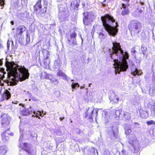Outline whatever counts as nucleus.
<instances>
[{
    "label": "nucleus",
    "mask_w": 155,
    "mask_h": 155,
    "mask_svg": "<svg viewBox=\"0 0 155 155\" xmlns=\"http://www.w3.org/2000/svg\"><path fill=\"white\" fill-rule=\"evenodd\" d=\"M129 13V12L128 9H125L121 12V14L122 15L124 16L128 14Z\"/></svg>",
    "instance_id": "nucleus-28"
},
{
    "label": "nucleus",
    "mask_w": 155,
    "mask_h": 155,
    "mask_svg": "<svg viewBox=\"0 0 155 155\" xmlns=\"http://www.w3.org/2000/svg\"><path fill=\"white\" fill-rule=\"evenodd\" d=\"M3 8V7H2L1 8H2H2Z\"/></svg>",
    "instance_id": "nucleus-63"
},
{
    "label": "nucleus",
    "mask_w": 155,
    "mask_h": 155,
    "mask_svg": "<svg viewBox=\"0 0 155 155\" xmlns=\"http://www.w3.org/2000/svg\"><path fill=\"white\" fill-rule=\"evenodd\" d=\"M35 25L31 24L29 27V29L31 32H34L35 30Z\"/></svg>",
    "instance_id": "nucleus-27"
},
{
    "label": "nucleus",
    "mask_w": 155,
    "mask_h": 155,
    "mask_svg": "<svg viewBox=\"0 0 155 155\" xmlns=\"http://www.w3.org/2000/svg\"><path fill=\"white\" fill-rule=\"evenodd\" d=\"M122 7H123L124 8H125V9H126V5H125L124 4H122Z\"/></svg>",
    "instance_id": "nucleus-44"
},
{
    "label": "nucleus",
    "mask_w": 155,
    "mask_h": 155,
    "mask_svg": "<svg viewBox=\"0 0 155 155\" xmlns=\"http://www.w3.org/2000/svg\"><path fill=\"white\" fill-rule=\"evenodd\" d=\"M74 81V80H71V81Z\"/></svg>",
    "instance_id": "nucleus-59"
},
{
    "label": "nucleus",
    "mask_w": 155,
    "mask_h": 155,
    "mask_svg": "<svg viewBox=\"0 0 155 155\" xmlns=\"http://www.w3.org/2000/svg\"><path fill=\"white\" fill-rule=\"evenodd\" d=\"M68 17V15H67L66 14L63 12L62 13V15L60 16L59 18L61 21H64L66 20Z\"/></svg>",
    "instance_id": "nucleus-22"
},
{
    "label": "nucleus",
    "mask_w": 155,
    "mask_h": 155,
    "mask_svg": "<svg viewBox=\"0 0 155 155\" xmlns=\"http://www.w3.org/2000/svg\"><path fill=\"white\" fill-rule=\"evenodd\" d=\"M83 15L85 16L84 18L83 19V22L86 25H87L88 23L92 21L95 17L94 14L93 12L84 13Z\"/></svg>",
    "instance_id": "nucleus-7"
},
{
    "label": "nucleus",
    "mask_w": 155,
    "mask_h": 155,
    "mask_svg": "<svg viewBox=\"0 0 155 155\" xmlns=\"http://www.w3.org/2000/svg\"><path fill=\"white\" fill-rule=\"evenodd\" d=\"M103 118H104L105 123H107L108 122L110 118L108 115V113L107 111L104 110L102 113Z\"/></svg>",
    "instance_id": "nucleus-11"
},
{
    "label": "nucleus",
    "mask_w": 155,
    "mask_h": 155,
    "mask_svg": "<svg viewBox=\"0 0 155 155\" xmlns=\"http://www.w3.org/2000/svg\"><path fill=\"white\" fill-rule=\"evenodd\" d=\"M112 97H113V98L112 97H110V101H113L114 102L117 103L119 101V98L117 95L114 94L112 95Z\"/></svg>",
    "instance_id": "nucleus-20"
},
{
    "label": "nucleus",
    "mask_w": 155,
    "mask_h": 155,
    "mask_svg": "<svg viewBox=\"0 0 155 155\" xmlns=\"http://www.w3.org/2000/svg\"><path fill=\"white\" fill-rule=\"evenodd\" d=\"M3 96L4 100H8L10 98L11 94L8 91L6 90L4 92Z\"/></svg>",
    "instance_id": "nucleus-17"
},
{
    "label": "nucleus",
    "mask_w": 155,
    "mask_h": 155,
    "mask_svg": "<svg viewBox=\"0 0 155 155\" xmlns=\"http://www.w3.org/2000/svg\"><path fill=\"white\" fill-rule=\"evenodd\" d=\"M8 151V149L6 146L2 145L0 146V155H5Z\"/></svg>",
    "instance_id": "nucleus-13"
},
{
    "label": "nucleus",
    "mask_w": 155,
    "mask_h": 155,
    "mask_svg": "<svg viewBox=\"0 0 155 155\" xmlns=\"http://www.w3.org/2000/svg\"><path fill=\"white\" fill-rule=\"evenodd\" d=\"M71 86L72 88L74 89L76 87H79L80 85L78 83H74V82H73Z\"/></svg>",
    "instance_id": "nucleus-29"
},
{
    "label": "nucleus",
    "mask_w": 155,
    "mask_h": 155,
    "mask_svg": "<svg viewBox=\"0 0 155 155\" xmlns=\"http://www.w3.org/2000/svg\"><path fill=\"white\" fill-rule=\"evenodd\" d=\"M46 53H47V56L46 57V58L47 59H48V58L49 55L50 54V52L48 51H46Z\"/></svg>",
    "instance_id": "nucleus-39"
},
{
    "label": "nucleus",
    "mask_w": 155,
    "mask_h": 155,
    "mask_svg": "<svg viewBox=\"0 0 155 155\" xmlns=\"http://www.w3.org/2000/svg\"><path fill=\"white\" fill-rule=\"evenodd\" d=\"M48 4L47 1L38 0L34 6V10L37 14L42 15L46 12Z\"/></svg>",
    "instance_id": "nucleus-4"
},
{
    "label": "nucleus",
    "mask_w": 155,
    "mask_h": 155,
    "mask_svg": "<svg viewBox=\"0 0 155 155\" xmlns=\"http://www.w3.org/2000/svg\"><path fill=\"white\" fill-rule=\"evenodd\" d=\"M49 79H50L51 80H52L51 78H49Z\"/></svg>",
    "instance_id": "nucleus-57"
},
{
    "label": "nucleus",
    "mask_w": 155,
    "mask_h": 155,
    "mask_svg": "<svg viewBox=\"0 0 155 155\" xmlns=\"http://www.w3.org/2000/svg\"><path fill=\"white\" fill-rule=\"evenodd\" d=\"M22 107H24V105H22Z\"/></svg>",
    "instance_id": "nucleus-55"
},
{
    "label": "nucleus",
    "mask_w": 155,
    "mask_h": 155,
    "mask_svg": "<svg viewBox=\"0 0 155 155\" xmlns=\"http://www.w3.org/2000/svg\"><path fill=\"white\" fill-rule=\"evenodd\" d=\"M24 26H19L16 29V33L17 35L21 34L23 32Z\"/></svg>",
    "instance_id": "nucleus-23"
},
{
    "label": "nucleus",
    "mask_w": 155,
    "mask_h": 155,
    "mask_svg": "<svg viewBox=\"0 0 155 155\" xmlns=\"http://www.w3.org/2000/svg\"><path fill=\"white\" fill-rule=\"evenodd\" d=\"M134 124L135 125V126L136 127H139V126H140V124L137 123L135 122L134 123Z\"/></svg>",
    "instance_id": "nucleus-40"
},
{
    "label": "nucleus",
    "mask_w": 155,
    "mask_h": 155,
    "mask_svg": "<svg viewBox=\"0 0 155 155\" xmlns=\"http://www.w3.org/2000/svg\"><path fill=\"white\" fill-rule=\"evenodd\" d=\"M151 111V116L155 118V107Z\"/></svg>",
    "instance_id": "nucleus-31"
},
{
    "label": "nucleus",
    "mask_w": 155,
    "mask_h": 155,
    "mask_svg": "<svg viewBox=\"0 0 155 155\" xmlns=\"http://www.w3.org/2000/svg\"><path fill=\"white\" fill-rule=\"evenodd\" d=\"M124 116L126 120H129L130 118V115L129 113L125 112L124 114Z\"/></svg>",
    "instance_id": "nucleus-24"
},
{
    "label": "nucleus",
    "mask_w": 155,
    "mask_h": 155,
    "mask_svg": "<svg viewBox=\"0 0 155 155\" xmlns=\"http://www.w3.org/2000/svg\"><path fill=\"white\" fill-rule=\"evenodd\" d=\"M18 103V102L16 101H15L14 102H12L13 103H14V104H17Z\"/></svg>",
    "instance_id": "nucleus-51"
},
{
    "label": "nucleus",
    "mask_w": 155,
    "mask_h": 155,
    "mask_svg": "<svg viewBox=\"0 0 155 155\" xmlns=\"http://www.w3.org/2000/svg\"><path fill=\"white\" fill-rule=\"evenodd\" d=\"M5 65L8 74L10 76L9 83L10 85H15L18 81H23L28 78V70L24 66H18L14 62H7Z\"/></svg>",
    "instance_id": "nucleus-2"
},
{
    "label": "nucleus",
    "mask_w": 155,
    "mask_h": 155,
    "mask_svg": "<svg viewBox=\"0 0 155 155\" xmlns=\"http://www.w3.org/2000/svg\"><path fill=\"white\" fill-rule=\"evenodd\" d=\"M5 3L4 0H0V5L3 7Z\"/></svg>",
    "instance_id": "nucleus-34"
},
{
    "label": "nucleus",
    "mask_w": 155,
    "mask_h": 155,
    "mask_svg": "<svg viewBox=\"0 0 155 155\" xmlns=\"http://www.w3.org/2000/svg\"><path fill=\"white\" fill-rule=\"evenodd\" d=\"M140 4L141 5H143V4H144V3H143V2H140Z\"/></svg>",
    "instance_id": "nucleus-53"
},
{
    "label": "nucleus",
    "mask_w": 155,
    "mask_h": 155,
    "mask_svg": "<svg viewBox=\"0 0 155 155\" xmlns=\"http://www.w3.org/2000/svg\"><path fill=\"white\" fill-rule=\"evenodd\" d=\"M94 111V110H92L91 112V115L93 114Z\"/></svg>",
    "instance_id": "nucleus-50"
},
{
    "label": "nucleus",
    "mask_w": 155,
    "mask_h": 155,
    "mask_svg": "<svg viewBox=\"0 0 155 155\" xmlns=\"http://www.w3.org/2000/svg\"><path fill=\"white\" fill-rule=\"evenodd\" d=\"M131 73L134 75H135L137 74L138 75H140L142 73L141 71L140 70H138L136 68L132 69L131 71Z\"/></svg>",
    "instance_id": "nucleus-18"
},
{
    "label": "nucleus",
    "mask_w": 155,
    "mask_h": 155,
    "mask_svg": "<svg viewBox=\"0 0 155 155\" xmlns=\"http://www.w3.org/2000/svg\"><path fill=\"white\" fill-rule=\"evenodd\" d=\"M149 94L151 96H155V85L150 87L149 90Z\"/></svg>",
    "instance_id": "nucleus-21"
},
{
    "label": "nucleus",
    "mask_w": 155,
    "mask_h": 155,
    "mask_svg": "<svg viewBox=\"0 0 155 155\" xmlns=\"http://www.w3.org/2000/svg\"><path fill=\"white\" fill-rule=\"evenodd\" d=\"M137 10L138 12L140 13H142L143 12V10L141 9H140L139 8H138L137 9Z\"/></svg>",
    "instance_id": "nucleus-42"
},
{
    "label": "nucleus",
    "mask_w": 155,
    "mask_h": 155,
    "mask_svg": "<svg viewBox=\"0 0 155 155\" xmlns=\"http://www.w3.org/2000/svg\"><path fill=\"white\" fill-rule=\"evenodd\" d=\"M58 75L62 77L63 79L67 80L68 77L67 75L61 71H59L57 74Z\"/></svg>",
    "instance_id": "nucleus-19"
},
{
    "label": "nucleus",
    "mask_w": 155,
    "mask_h": 155,
    "mask_svg": "<svg viewBox=\"0 0 155 155\" xmlns=\"http://www.w3.org/2000/svg\"><path fill=\"white\" fill-rule=\"evenodd\" d=\"M91 152H93L94 153V155H98V153L97 150L94 148H92L91 149Z\"/></svg>",
    "instance_id": "nucleus-26"
},
{
    "label": "nucleus",
    "mask_w": 155,
    "mask_h": 155,
    "mask_svg": "<svg viewBox=\"0 0 155 155\" xmlns=\"http://www.w3.org/2000/svg\"><path fill=\"white\" fill-rule=\"evenodd\" d=\"M148 107L149 108H153L155 107L154 101L152 99H150L146 102Z\"/></svg>",
    "instance_id": "nucleus-15"
},
{
    "label": "nucleus",
    "mask_w": 155,
    "mask_h": 155,
    "mask_svg": "<svg viewBox=\"0 0 155 155\" xmlns=\"http://www.w3.org/2000/svg\"><path fill=\"white\" fill-rule=\"evenodd\" d=\"M11 135H13V134L12 133L11 134Z\"/></svg>",
    "instance_id": "nucleus-61"
},
{
    "label": "nucleus",
    "mask_w": 155,
    "mask_h": 155,
    "mask_svg": "<svg viewBox=\"0 0 155 155\" xmlns=\"http://www.w3.org/2000/svg\"><path fill=\"white\" fill-rule=\"evenodd\" d=\"M76 35L77 34H76V33L74 32L71 34V36L72 38H74L76 36Z\"/></svg>",
    "instance_id": "nucleus-33"
},
{
    "label": "nucleus",
    "mask_w": 155,
    "mask_h": 155,
    "mask_svg": "<svg viewBox=\"0 0 155 155\" xmlns=\"http://www.w3.org/2000/svg\"><path fill=\"white\" fill-rule=\"evenodd\" d=\"M141 24L137 20L130 21L128 26L129 29L131 33L137 34L140 31Z\"/></svg>",
    "instance_id": "nucleus-5"
},
{
    "label": "nucleus",
    "mask_w": 155,
    "mask_h": 155,
    "mask_svg": "<svg viewBox=\"0 0 155 155\" xmlns=\"http://www.w3.org/2000/svg\"><path fill=\"white\" fill-rule=\"evenodd\" d=\"M112 132V130H111V132Z\"/></svg>",
    "instance_id": "nucleus-64"
},
{
    "label": "nucleus",
    "mask_w": 155,
    "mask_h": 155,
    "mask_svg": "<svg viewBox=\"0 0 155 155\" xmlns=\"http://www.w3.org/2000/svg\"><path fill=\"white\" fill-rule=\"evenodd\" d=\"M64 118V117H61L60 118V120L61 121H62Z\"/></svg>",
    "instance_id": "nucleus-47"
},
{
    "label": "nucleus",
    "mask_w": 155,
    "mask_h": 155,
    "mask_svg": "<svg viewBox=\"0 0 155 155\" xmlns=\"http://www.w3.org/2000/svg\"><path fill=\"white\" fill-rule=\"evenodd\" d=\"M117 130V127H113V128H112V131L114 134V130Z\"/></svg>",
    "instance_id": "nucleus-35"
},
{
    "label": "nucleus",
    "mask_w": 155,
    "mask_h": 155,
    "mask_svg": "<svg viewBox=\"0 0 155 155\" xmlns=\"http://www.w3.org/2000/svg\"><path fill=\"white\" fill-rule=\"evenodd\" d=\"M10 23H11V25H14V21H11V22H10Z\"/></svg>",
    "instance_id": "nucleus-49"
},
{
    "label": "nucleus",
    "mask_w": 155,
    "mask_h": 155,
    "mask_svg": "<svg viewBox=\"0 0 155 155\" xmlns=\"http://www.w3.org/2000/svg\"><path fill=\"white\" fill-rule=\"evenodd\" d=\"M32 112L33 111L31 110V108L30 107V108H28V109H25L21 110L20 113L21 114L23 115L28 116L32 113Z\"/></svg>",
    "instance_id": "nucleus-12"
},
{
    "label": "nucleus",
    "mask_w": 155,
    "mask_h": 155,
    "mask_svg": "<svg viewBox=\"0 0 155 155\" xmlns=\"http://www.w3.org/2000/svg\"><path fill=\"white\" fill-rule=\"evenodd\" d=\"M20 146L22 150H20L19 154L20 155H24V152H27L28 150L30 145L29 144L21 142L20 143Z\"/></svg>",
    "instance_id": "nucleus-9"
},
{
    "label": "nucleus",
    "mask_w": 155,
    "mask_h": 155,
    "mask_svg": "<svg viewBox=\"0 0 155 155\" xmlns=\"http://www.w3.org/2000/svg\"><path fill=\"white\" fill-rule=\"evenodd\" d=\"M129 143L132 147L133 151L134 153L137 152L139 150V145L138 142L137 140L136 137L132 135L130 137L129 139Z\"/></svg>",
    "instance_id": "nucleus-6"
},
{
    "label": "nucleus",
    "mask_w": 155,
    "mask_h": 155,
    "mask_svg": "<svg viewBox=\"0 0 155 155\" xmlns=\"http://www.w3.org/2000/svg\"><path fill=\"white\" fill-rule=\"evenodd\" d=\"M23 139V136L22 135H20V138L19 139V140L20 141H21Z\"/></svg>",
    "instance_id": "nucleus-43"
},
{
    "label": "nucleus",
    "mask_w": 155,
    "mask_h": 155,
    "mask_svg": "<svg viewBox=\"0 0 155 155\" xmlns=\"http://www.w3.org/2000/svg\"><path fill=\"white\" fill-rule=\"evenodd\" d=\"M20 133L21 134H22L21 132H22V133L23 132V131L22 130H21V128L20 129Z\"/></svg>",
    "instance_id": "nucleus-52"
},
{
    "label": "nucleus",
    "mask_w": 155,
    "mask_h": 155,
    "mask_svg": "<svg viewBox=\"0 0 155 155\" xmlns=\"http://www.w3.org/2000/svg\"><path fill=\"white\" fill-rule=\"evenodd\" d=\"M103 25L108 34L110 36H115L118 31L117 27L118 26L117 22L115 23V25L114 24L111 26L110 24L111 23H114L115 20L113 17L108 15L102 16L101 17Z\"/></svg>",
    "instance_id": "nucleus-3"
},
{
    "label": "nucleus",
    "mask_w": 155,
    "mask_h": 155,
    "mask_svg": "<svg viewBox=\"0 0 155 155\" xmlns=\"http://www.w3.org/2000/svg\"><path fill=\"white\" fill-rule=\"evenodd\" d=\"M10 131L9 130H6L5 132L3 133L2 134V139L4 141H7L9 139V137L7 134L9 133Z\"/></svg>",
    "instance_id": "nucleus-16"
},
{
    "label": "nucleus",
    "mask_w": 155,
    "mask_h": 155,
    "mask_svg": "<svg viewBox=\"0 0 155 155\" xmlns=\"http://www.w3.org/2000/svg\"><path fill=\"white\" fill-rule=\"evenodd\" d=\"M136 51L135 50V48L134 47L132 49H131V52L135 54Z\"/></svg>",
    "instance_id": "nucleus-37"
},
{
    "label": "nucleus",
    "mask_w": 155,
    "mask_h": 155,
    "mask_svg": "<svg viewBox=\"0 0 155 155\" xmlns=\"http://www.w3.org/2000/svg\"><path fill=\"white\" fill-rule=\"evenodd\" d=\"M90 84H89V86H90Z\"/></svg>",
    "instance_id": "nucleus-62"
},
{
    "label": "nucleus",
    "mask_w": 155,
    "mask_h": 155,
    "mask_svg": "<svg viewBox=\"0 0 155 155\" xmlns=\"http://www.w3.org/2000/svg\"><path fill=\"white\" fill-rule=\"evenodd\" d=\"M32 117H35V116L34 115H32Z\"/></svg>",
    "instance_id": "nucleus-58"
},
{
    "label": "nucleus",
    "mask_w": 155,
    "mask_h": 155,
    "mask_svg": "<svg viewBox=\"0 0 155 155\" xmlns=\"http://www.w3.org/2000/svg\"><path fill=\"white\" fill-rule=\"evenodd\" d=\"M121 112V110H118L115 111V110L112 111L110 113V116L111 118H115L117 120H119L120 118V115Z\"/></svg>",
    "instance_id": "nucleus-10"
},
{
    "label": "nucleus",
    "mask_w": 155,
    "mask_h": 155,
    "mask_svg": "<svg viewBox=\"0 0 155 155\" xmlns=\"http://www.w3.org/2000/svg\"><path fill=\"white\" fill-rule=\"evenodd\" d=\"M49 76H50V77H52L51 75H50V74H49Z\"/></svg>",
    "instance_id": "nucleus-56"
},
{
    "label": "nucleus",
    "mask_w": 155,
    "mask_h": 155,
    "mask_svg": "<svg viewBox=\"0 0 155 155\" xmlns=\"http://www.w3.org/2000/svg\"><path fill=\"white\" fill-rule=\"evenodd\" d=\"M139 111L140 116L143 118H146L148 116L147 112L146 110H144L142 109H139Z\"/></svg>",
    "instance_id": "nucleus-14"
},
{
    "label": "nucleus",
    "mask_w": 155,
    "mask_h": 155,
    "mask_svg": "<svg viewBox=\"0 0 155 155\" xmlns=\"http://www.w3.org/2000/svg\"><path fill=\"white\" fill-rule=\"evenodd\" d=\"M33 112V113L34 114H36V115L35 116L36 117H38V118L39 119H40V118L38 116V115H39V114L38 113V111L37 112L36 114L35 113V111L34 112Z\"/></svg>",
    "instance_id": "nucleus-36"
},
{
    "label": "nucleus",
    "mask_w": 155,
    "mask_h": 155,
    "mask_svg": "<svg viewBox=\"0 0 155 155\" xmlns=\"http://www.w3.org/2000/svg\"><path fill=\"white\" fill-rule=\"evenodd\" d=\"M84 85L83 86H81L80 87V88L82 89L84 88Z\"/></svg>",
    "instance_id": "nucleus-48"
},
{
    "label": "nucleus",
    "mask_w": 155,
    "mask_h": 155,
    "mask_svg": "<svg viewBox=\"0 0 155 155\" xmlns=\"http://www.w3.org/2000/svg\"><path fill=\"white\" fill-rule=\"evenodd\" d=\"M21 104H19V105H21Z\"/></svg>",
    "instance_id": "nucleus-60"
},
{
    "label": "nucleus",
    "mask_w": 155,
    "mask_h": 155,
    "mask_svg": "<svg viewBox=\"0 0 155 155\" xmlns=\"http://www.w3.org/2000/svg\"><path fill=\"white\" fill-rule=\"evenodd\" d=\"M38 113L39 114V115L41 116H42V117L43 116L42 115V113L41 112V111H38Z\"/></svg>",
    "instance_id": "nucleus-45"
},
{
    "label": "nucleus",
    "mask_w": 155,
    "mask_h": 155,
    "mask_svg": "<svg viewBox=\"0 0 155 155\" xmlns=\"http://www.w3.org/2000/svg\"><path fill=\"white\" fill-rule=\"evenodd\" d=\"M10 42V41H8L7 43V47L8 48H9V47Z\"/></svg>",
    "instance_id": "nucleus-41"
},
{
    "label": "nucleus",
    "mask_w": 155,
    "mask_h": 155,
    "mask_svg": "<svg viewBox=\"0 0 155 155\" xmlns=\"http://www.w3.org/2000/svg\"><path fill=\"white\" fill-rule=\"evenodd\" d=\"M131 132V128L130 127H128L125 129V133L127 135H128Z\"/></svg>",
    "instance_id": "nucleus-25"
},
{
    "label": "nucleus",
    "mask_w": 155,
    "mask_h": 155,
    "mask_svg": "<svg viewBox=\"0 0 155 155\" xmlns=\"http://www.w3.org/2000/svg\"><path fill=\"white\" fill-rule=\"evenodd\" d=\"M147 124L148 125H153L155 124V122L153 120H150L147 121Z\"/></svg>",
    "instance_id": "nucleus-32"
},
{
    "label": "nucleus",
    "mask_w": 155,
    "mask_h": 155,
    "mask_svg": "<svg viewBox=\"0 0 155 155\" xmlns=\"http://www.w3.org/2000/svg\"><path fill=\"white\" fill-rule=\"evenodd\" d=\"M1 123L3 127L7 126L9 124L10 120L9 117L6 114H4L1 116Z\"/></svg>",
    "instance_id": "nucleus-8"
},
{
    "label": "nucleus",
    "mask_w": 155,
    "mask_h": 155,
    "mask_svg": "<svg viewBox=\"0 0 155 155\" xmlns=\"http://www.w3.org/2000/svg\"><path fill=\"white\" fill-rule=\"evenodd\" d=\"M99 37L101 40H103L105 38L106 36L103 33H100L99 35Z\"/></svg>",
    "instance_id": "nucleus-30"
},
{
    "label": "nucleus",
    "mask_w": 155,
    "mask_h": 155,
    "mask_svg": "<svg viewBox=\"0 0 155 155\" xmlns=\"http://www.w3.org/2000/svg\"><path fill=\"white\" fill-rule=\"evenodd\" d=\"M3 62L2 61H1V60H0V66L1 65H2V64Z\"/></svg>",
    "instance_id": "nucleus-46"
},
{
    "label": "nucleus",
    "mask_w": 155,
    "mask_h": 155,
    "mask_svg": "<svg viewBox=\"0 0 155 155\" xmlns=\"http://www.w3.org/2000/svg\"><path fill=\"white\" fill-rule=\"evenodd\" d=\"M26 41L27 42H29L30 41V38L28 35L27 34L26 35Z\"/></svg>",
    "instance_id": "nucleus-38"
},
{
    "label": "nucleus",
    "mask_w": 155,
    "mask_h": 155,
    "mask_svg": "<svg viewBox=\"0 0 155 155\" xmlns=\"http://www.w3.org/2000/svg\"><path fill=\"white\" fill-rule=\"evenodd\" d=\"M110 57L114 59L113 65L115 68V73H120V71H126L128 68L127 59L129 58V55L127 52L124 53L119 43L116 42H113ZM111 50L109 49V52Z\"/></svg>",
    "instance_id": "nucleus-1"
},
{
    "label": "nucleus",
    "mask_w": 155,
    "mask_h": 155,
    "mask_svg": "<svg viewBox=\"0 0 155 155\" xmlns=\"http://www.w3.org/2000/svg\"><path fill=\"white\" fill-rule=\"evenodd\" d=\"M97 109V111H96V113L97 114V112H98V110H99V109Z\"/></svg>",
    "instance_id": "nucleus-54"
}]
</instances>
